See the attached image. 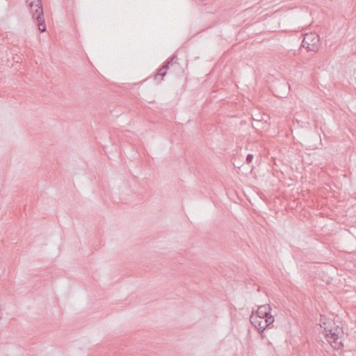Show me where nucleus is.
<instances>
[{
  "mask_svg": "<svg viewBox=\"0 0 356 356\" xmlns=\"http://www.w3.org/2000/svg\"><path fill=\"white\" fill-rule=\"evenodd\" d=\"M26 2L29 7L30 12L32 13L33 18L38 21V29L42 33L44 32L46 24L40 0H26Z\"/></svg>",
  "mask_w": 356,
  "mask_h": 356,
  "instance_id": "1",
  "label": "nucleus"
},
{
  "mask_svg": "<svg viewBox=\"0 0 356 356\" xmlns=\"http://www.w3.org/2000/svg\"><path fill=\"white\" fill-rule=\"evenodd\" d=\"M343 332L341 327L336 324L333 327H330V330L325 334L327 342L335 350L341 349L343 344L341 340Z\"/></svg>",
  "mask_w": 356,
  "mask_h": 356,
  "instance_id": "2",
  "label": "nucleus"
},
{
  "mask_svg": "<svg viewBox=\"0 0 356 356\" xmlns=\"http://www.w3.org/2000/svg\"><path fill=\"white\" fill-rule=\"evenodd\" d=\"M302 46L307 51H318L321 46L319 36L315 33L305 34Z\"/></svg>",
  "mask_w": 356,
  "mask_h": 356,
  "instance_id": "3",
  "label": "nucleus"
},
{
  "mask_svg": "<svg viewBox=\"0 0 356 356\" xmlns=\"http://www.w3.org/2000/svg\"><path fill=\"white\" fill-rule=\"evenodd\" d=\"M177 56L175 54L170 57L158 70L157 73L154 75V80H158L159 82L163 80L166 74L167 70L172 67L175 64H177Z\"/></svg>",
  "mask_w": 356,
  "mask_h": 356,
  "instance_id": "4",
  "label": "nucleus"
},
{
  "mask_svg": "<svg viewBox=\"0 0 356 356\" xmlns=\"http://www.w3.org/2000/svg\"><path fill=\"white\" fill-rule=\"evenodd\" d=\"M250 322L260 332H263L266 328V325H265V321L264 318H260L254 316V312L250 316Z\"/></svg>",
  "mask_w": 356,
  "mask_h": 356,
  "instance_id": "5",
  "label": "nucleus"
},
{
  "mask_svg": "<svg viewBox=\"0 0 356 356\" xmlns=\"http://www.w3.org/2000/svg\"><path fill=\"white\" fill-rule=\"evenodd\" d=\"M270 310L271 307L268 304L260 305L258 307L254 316L264 318L270 314Z\"/></svg>",
  "mask_w": 356,
  "mask_h": 356,
  "instance_id": "6",
  "label": "nucleus"
},
{
  "mask_svg": "<svg viewBox=\"0 0 356 356\" xmlns=\"http://www.w3.org/2000/svg\"><path fill=\"white\" fill-rule=\"evenodd\" d=\"M335 323L332 320L323 318L321 319V327L323 328V332L325 334L330 330V327H333Z\"/></svg>",
  "mask_w": 356,
  "mask_h": 356,
  "instance_id": "7",
  "label": "nucleus"
},
{
  "mask_svg": "<svg viewBox=\"0 0 356 356\" xmlns=\"http://www.w3.org/2000/svg\"><path fill=\"white\" fill-rule=\"evenodd\" d=\"M264 320L265 321V325H266V328L275 321L274 316L270 314V313L267 316V317L264 318Z\"/></svg>",
  "mask_w": 356,
  "mask_h": 356,
  "instance_id": "8",
  "label": "nucleus"
},
{
  "mask_svg": "<svg viewBox=\"0 0 356 356\" xmlns=\"http://www.w3.org/2000/svg\"><path fill=\"white\" fill-rule=\"evenodd\" d=\"M253 154H248L246 156V163H250L253 159Z\"/></svg>",
  "mask_w": 356,
  "mask_h": 356,
  "instance_id": "9",
  "label": "nucleus"
}]
</instances>
